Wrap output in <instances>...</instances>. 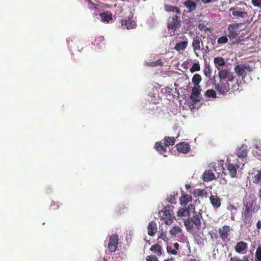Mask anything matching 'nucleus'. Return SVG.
Here are the masks:
<instances>
[{
  "label": "nucleus",
  "mask_w": 261,
  "mask_h": 261,
  "mask_svg": "<svg viewBox=\"0 0 261 261\" xmlns=\"http://www.w3.org/2000/svg\"><path fill=\"white\" fill-rule=\"evenodd\" d=\"M212 2H214V0H201V2L205 4H209Z\"/></svg>",
  "instance_id": "obj_52"
},
{
  "label": "nucleus",
  "mask_w": 261,
  "mask_h": 261,
  "mask_svg": "<svg viewBox=\"0 0 261 261\" xmlns=\"http://www.w3.org/2000/svg\"><path fill=\"white\" fill-rule=\"evenodd\" d=\"M200 70V65L198 63H194L192 67L190 68V71L191 73L198 71Z\"/></svg>",
  "instance_id": "obj_39"
},
{
  "label": "nucleus",
  "mask_w": 261,
  "mask_h": 261,
  "mask_svg": "<svg viewBox=\"0 0 261 261\" xmlns=\"http://www.w3.org/2000/svg\"><path fill=\"white\" fill-rule=\"evenodd\" d=\"M217 69L219 70V78L220 81H229L230 82H233L235 77L230 71V70L228 68L220 69L217 67Z\"/></svg>",
  "instance_id": "obj_5"
},
{
  "label": "nucleus",
  "mask_w": 261,
  "mask_h": 261,
  "mask_svg": "<svg viewBox=\"0 0 261 261\" xmlns=\"http://www.w3.org/2000/svg\"><path fill=\"white\" fill-rule=\"evenodd\" d=\"M181 232V229L178 226L173 227L169 231L170 234L172 236L171 238L176 237V235Z\"/></svg>",
  "instance_id": "obj_30"
},
{
  "label": "nucleus",
  "mask_w": 261,
  "mask_h": 261,
  "mask_svg": "<svg viewBox=\"0 0 261 261\" xmlns=\"http://www.w3.org/2000/svg\"><path fill=\"white\" fill-rule=\"evenodd\" d=\"M228 42V38L226 36H222L219 38L217 40L218 44H225Z\"/></svg>",
  "instance_id": "obj_40"
},
{
  "label": "nucleus",
  "mask_w": 261,
  "mask_h": 261,
  "mask_svg": "<svg viewBox=\"0 0 261 261\" xmlns=\"http://www.w3.org/2000/svg\"><path fill=\"white\" fill-rule=\"evenodd\" d=\"M161 62L160 60H158L156 62H153L151 63V66H157L158 65H160L161 64Z\"/></svg>",
  "instance_id": "obj_50"
},
{
  "label": "nucleus",
  "mask_w": 261,
  "mask_h": 261,
  "mask_svg": "<svg viewBox=\"0 0 261 261\" xmlns=\"http://www.w3.org/2000/svg\"><path fill=\"white\" fill-rule=\"evenodd\" d=\"M254 69V67L253 66L248 63H245L236 65L234 68V71L238 76L244 79L247 76V74L251 73Z\"/></svg>",
  "instance_id": "obj_3"
},
{
  "label": "nucleus",
  "mask_w": 261,
  "mask_h": 261,
  "mask_svg": "<svg viewBox=\"0 0 261 261\" xmlns=\"http://www.w3.org/2000/svg\"><path fill=\"white\" fill-rule=\"evenodd\" d=\"M251 3L254 7L261 8V0H251Z\"/></svg>",
  "instance_id": "obj_43"
},
{
  "label": "nucleus",
  "mask_w": 261,
  "mask_h": 261,
  "mask_svg": "<svg viewBox=\"0 0 261 261\" xmlns=\"http://www.w3.org/2000/svg\"><path fill=\"white\" fill-rule=\"evenodd\" d=\"M240 162L238 159H236L233 163L229 162L227 164V169L231 178H234L237 176V170L240 168Z\"/></svg>",
  "instance_id": "obj_6"
},
{
  "label": "nucleus",
  "mask_w": 261,
  "mask_h": 261,
  "mask_svg": "<svg viewBox=\"0 0 261 261\" xmlns=\"http://www.w3.org/2000/svg\"><path fill=\"white\" fill-rule=\"evenodd\" d=\"M216 178L214 173L211 170H206L203 175V179L204 181H208L214 179Z\"/></svg>",
  "instance_id": "obj_25"
},
{
  "label": "nucleus",
  "mask_w": 261,
  "mask_h": 261,
  "mask_svg": "<svg viewBox=\"0 0 261 261\" xmlns=\"http://www.w3.org/2000/svg\"><path fill=\"white\" fill-rule=\"evenodd\" d=\"M188 46V41H181L176 44L174 49L177 51H180L184 50Z\"/></svg>",
  "instance_id": "obj_27"
},
{
  "label": "nucleus",
  "mask_w": 261,
  "mask_h": 261,
  "mask_svg": "<svg viewBox=\"0 0 261 261\" xmlns=\"http://www.w3.org/2000/svg\"><path fill=\"white\" fill-rule=\"evenodd\" d=\"M214 63L217 68L218 67V66H223L226 64L224 58L221 57L215 58Z\"/></svg>",
  "instance_id": "obj_28"
},
{
  "label": "nucleus",
  "mask_w": 261,
  "mask_h": 261,
  "mask_svg": "<svg viewBox=\"0 0 261 261\" xmlns=\"http://www.w3.org/2000/svg\"><path fill=\"white\" fill-rule=\"evenodd\" d=\"M176 146L177 151L179 152L187 153L190 151V147L189 145L187 143H179L178 144H177Z\"/></svg>",
  "instance_id": "obj_16"
},
{
  "label": "nucleus",
  "mask_w": 261,
  "mask_h": 261,
  "mask_svg": "<svg viewBox=\"0 0 261 261\" xmlns=\"http://www.w3.org/2000/svg\"><path fill=\"white\" fill-rule=\"evenodd\" d=\"M258 196L261 198V189L259 190Z\"/></svg>",
  "instance_id": "obj_55"
},
{
  "label": "nucleus",
  "mask_w": 261,
  "mask_h": 261,
  "mask_svg": "<svg viewBox=\"0 0 261 261\" xmlns=\"http://www.w3.org/2000/svg\"><path fill=\"white\" fill-rule=\"evenodd\" d=\"M184 5L188 9L189 12H192L196 9V4L192 0H187L184 3Z\"/></svg>",
  "instance_id": "obj_22"
},
{
  "label": "nucleus",
  "mask_w": 261,
  "mask_h": 261,
  "mask_svg": "<svg viewBox=\"0 0 261 261\" xmlns=\"http://www.w3.org/2000/svg\"><path fill=\"white\" fill-rule=\"evenodd\" d=\"M205 95L209 98H215L216 97V93L214 90L208 89L206 91Z\"/></svg>",
  "instance_id": "obj_37"
},
{
  "label": "nucleus",
  "mask_w": 261,
  "mask_h": 261,
  "mask_svg": "<svg viewBox=\"0 0 261 261\" xmlns=\"http://www.w3.org/2000/svg\"><path fill=\"white\" fill-rule=\"evenodd\" d=\"M210 202L215 208H217L221 206V199L217 195H211L210 197Z\"/></svg>",
  "instance_id": "obj_18"
},
{
  "label": "nucleus",
  "mask_w": 261,
  "mask_h": 261,
  "mask_svg": "<svg viewBox=\"0 0 261 261\" xmlns=\"http://www.w3.org/2000/svg\"><path fill=\"white\" fill-rule=\"evenodd\" d=\"M166 146H165L163 143L161 141L156 142L154 148L160 154H163L167 152Z\"/></svg>",
  "instance_id": "obj_24"
},
{
  "label": "nucleus",
  "mask_w": 261,
  "mask_h": 261,
  "mask_svg": "<svg viewBox=\"0 0 261 261\" xmlns=\"http://www.w3.org/2000/svg\"><path fill=\"white\" fill-rule=\"evenodd\" d=\"M238 23L230 24L229 25L228 27V37L230 39H234L237 37L239 34L238 33Z\"/></svg>",
  "instance_id": "obj_12"
},
{
  "label": "nucleus",
  "mask_w": 261,
  "mask_h": 261,
  "mask_svg": "<svg viewBox=\"0 0 261 261\" xmlns=\"http://www.w3.org/2000/svg\"><path fill=\"white\" fill-rule=\"evenodd\" d=\"M240 84L238 81H236V83L231 85V90L233 91H238L239 90Z\"/></svg>",
  "instance_id": "obj_41"
},
{
  "label": "nucleus",
  "mask_w": 261,
  "mask_h": 261,
  "mask_svg": "<svg viewBox=\"0 0 261 261\" xmlns=\"http://www.w3.org/2000/svg\"><path fill=\"white\" fill-rule=\"evenodd\" d=\"M252 174L254 175L251 178L254 184H261V170L253 169Z\"/></svg>",
  "instance_id": "obj_17"
},
{
  "label": "nucleus",
  "mask_w": 261,
  "mask_h": 261,
  "mask_svg": "<svg viewBox=\"0 0 261 261\" xmlns=\"http://www.w3.org/2000/svg\"><path fill=\"white\" fill-rule=\"evenodd\" d=\"M118 236L117 234H113L110 236L108 249L111 252H114L116 251L118 245Z\"/></svg>",
  "instance_id": "obj_10"
},
{
  "label": "nucleus",
  "mask_w": 261,
  "mask_h": 261,
  "mask_svg": "<svg viewBox=\"0 0 261 261\" xmlns=\"http://www.w3.org/2000/svg\"><path fill=\"white\" fill-rule=\"evenodd\" d=\"M136 23L130 18H124L121 20V26L123 28L130 29L135 28Z\"/></svg>",
  "instance_id": "obj_15"
},
{
  "label": "nucleus",
  "mask_w": 261,
  "mask_h": 261,
  "mask_svg": "<svg viewBox=\"0 0 261 261\" xmlns=\"http://www.w3.org/2000/svg\"><path fill=\"white\" fill-rule=\"evenodd\" d=\"M192 197L191 195L185 194L184 192H181V196L180 198V203L181 205L186 206L189 202L191 201Z\"/></svg>",
  "instance_id": "obj_23"
},
{
  "label": "nucleus",
  "mask_w": 261,
  "mask_h": 261,
  "mask_svg": "<svg viewBox=\"0 0 261 261\" xmlns=\"http://www.w3.org/2000/svg\"><path fill=\"white\" fill-rule=\"evenodd\" d=\"M229 81H220V83L215 86V89L221 94H224L228 92L230 89Z\"/></svg>",
  "instance_id": "obj_8"
},
{
  "label": "nucleus",
  "mask_w": 261,
  "mask_h": 261,
  "mask_svg": "<svg viewBox=\"0 0 261 261\" xmlns=\"http://www.w3.org/2000/svg\"><path fill=\"white\" fill-rule=\"evenodd\" d=\"M158 239H162L166 242H167L169 240V238L167 237L166 232H164L163 230H160L159 231Z\"/></svg>",
  "instance_id": "obj_36"
},
{
  "label": "nucleus",
  "mask_w": 261,
  "mask_h": 261,
  "mask_svg": "<svg viewBox=\"0 0 261 261\" xmlns=\"http://www.w3.org/2000/svg\"><path fill=\"white\" fill-rule=\"evenodd\" d=\"M237 155L240 158H245L247 155V149L245 148L244 147H242L238 150Z\"/></svg>",
  "instance_id": "obj_31"
},
{
  "label": "nucleus",
  "mask_w": 261,
  "mask_h": 261,
  "mask_svg": "<svg viewBox=\"0 0 261 261\" xmlns=\"http://www.w3.org/2000/svg\"><path fill=\"white\" fill-rule=\"evenodd\" d=\"M200 87L199 86L194 87L192 90V93L190 95V99L193 102L196 103L201 100Z\"/></svg>",
  "instance_id": "obj_13"
},
{
  "label": "nucleus",
  "mask_w": 261,
  "mask_h": 261,
  "mask_svg": "<svg viewBox=\"0 0 261 261\" xmlns=\"http://www.w3.org/2000/svg\"><path fill=\"white\" fill-rule=\"evenodd\" d=\"M201 214L195 212L193 213V217L188 218L187 220H185L184 223L187 231L193 230L194 226L198 229H199L201 226Z\"/></svg>",
  "instance_id": "obj_1"
},
{
  "label": "nucleus",
  "mask_w": 261,
  "mask_h": 261,
  "mask_svg": "<svg viewBox=\"0 0 261 261\" xmlns=\"http://www.w3.org/2000/svg\"><path fill=\"white\" fill-rule=\"evenodd\" d=\"M180 18L179 17L175 15L173 17L169 18L168 22V28L173 31H175L180 25Z\"/></svg>",
  "instance_id": "obj_9"
},
{
  "label": "nucleus",
  "mask_w": 261,
  "mask_h": 261,
  "mask_svg": "<svg viewBox=\"0 0 261 261\" xmlns=\"http://www.w3.org/2000/svg\"><path fill=\"white\" fill-rule=\"evenodd\" d=\"M99 16L102 21L104 22H106L108 23L112 19V14L109 11L100 13Z\"/></svg>",
  "instance_id": "obj_21"
},
{
  "label": "nucleus",
  "mask_w": 261,
  "mask_h": 261,
  "mask_svg": "<svg viewBox=\"0 0 261 261\" xmlns=\"http://www.w3.org/2000/svg\"><path fill=\"white\" fill-rule=\"evenodd\" d=\"M167 200L168 202H170V203H175L176 202L175 195H170L169 197H168Z\"/></svg>",
  "instance_id": "obj_44"
},
{
  "label": "nucleus",
  "mask_w": 261,
  "mask_h": 261,
  "mask_svg": "<svg viewBox=\"0 0 261 261\" xmlns=\"http://www.w3.org/2000/svg\"><path fill=\"white\" fill-rule=\"evenodd\" d=\"M229 11L232 12V15L234 17L245 18L247 16V13L245 11L244 8L242 9L235 7L231 8Z\"/></svg>",
  "instance_id": "obj_11"
},
{
  "label": "nucleus",
  "mask_w": 261,
  "mask_h": 261,
  "mask_svg": "<svg viewBox=\"0 0 261 261\" xmlns=\"http://www.w3.org/2000/svg\"><path fill=\"white\" fill-rule=\"evenodd\" d=\"M231 230V229L228 225H225L220 227L218 230L220 238L223 241H229Z\"/></svg>",
  "instance_id": "obj_7"
},
{
  "label": "nucleus",
  "mask_w": 261,
  "mask_h": 261,
  "mask_svg": "<svg viewBox=\"0 0 261 261\" xmlns=\"http://www.w3.org/2000/svg\"><path fill=\"white\" fill-rule=\"evenodd\" d=\"M255 260L261 261V246L259 245L257 248L255 253Z\"/></svg>",
  "instance_id": "obj_35"
},
{
  "label": "nucleus",
  "mask_w": 261,
  "mask_h": 261,
  "mask_svg": "<svg viewBox=\"0 0 261 261\" xmlns=\"http://www.w3.org/2000/svg\"><path fill=\"white\" fill-rule=\"evenodd\" d=\"M203 72H204V75L206 77H208L209 78L211 77V74H212V70H211V69L210 68V65H205L204 68V70H203Z\"/></svg>",
  "instance_id": "obj_38"
},
{
  "label": "nucleus",
  "mask_w": 261,
  "mask_h": 261,
  "mask_svg": "<svg viewBox=\"0 0 261 261\" xmlns=\"http://www.w3.org/2000/svg\"><path fill=\"white\" fill-rule=\"evenodd\" d=\"M256 228L257 229L260 230L261 229V221L258 220V221L256 223Z\"/></svg>",
  "instance_id": "obj_51"
},
{
  "label": "nucleus",
  "mask_w": 261,
  "mask_h": 261,
  "mask_svg": "<svg viewBox=\"0 0 261 261\" xmlns=\"http://www.w3.org/2000/svg\"><path fill=\"white\" fill-rule=\"evenodd\" d=\"M174 248H175L174 250H178L179 249V244L177 243H175L173 244Z\"/></svg>",
  "instance_id": "obj_53"
},
{
  "label": "nucleus",
  "mask_w": 261,
  "mask_h": 261,
  "mask_svg": "<svg viewBox=\"0 0 261 261\" xmlns=\"http://www.w3.org/2000/svg\"><path fill=\"white\" fill-rule=\"evenodd\" d=\"M230 261H249V260L247 256L244 257L243 259H240V258L238 256H234L233 257L230 258Z\"/></svg>",
  "instance_id": "obj_42"
},
{
  "label": "nucleus",
  "mask_w": 261,
  "mask_h": 261,
  "mask_svg": "<svg viewBox=\"0 0 261 261\" xmlns=\"http://www.w3.org/2000/svg\"><path fill=\"white\" fill-rule=\"evenodd\" d=\"M218 0H214V2H217L218 1Z\"/></svg>",
  "instance_id": "obj_63"
},
{
  "label": "nucleus",
  "mask_w": 261,
  "mask_h": 261,
  "mask_svg": "<svg viewBox=\"0 0 261 261\" xmlns=\"http://www.w3.org/2000/svg\"><path fill=\"white\" fill-rule=\"evenodd\" d=\"M146 261H159L156 256L154 255H148L146 258Z\"/></svg>",
  "instance_id": "obj_45"
},
{
  "label": "nucleus",
  "mask_w": 261,
  "mask_h": 261,
  "mask_svg": "<svg viewBox=\"0 0 261 261\" xmlns=\"http://www.w3.org/2000/svg\"><path fill=\"white\" fill-rule=\"evenodd\" d=\"M148 234L150 236H154L157 232V225L155 221H151L148 225Z\"/></svg>",
  "instance_id": "obj_19"
},
{
  "label": "nucleus",
  "mask_w": 261,
  "mask_h": 261,
  "mask_svg": "<svg viewBox=\"0 0 261 261\" xmlns=\"http://www.w3.org/2000/svg\"><path fill=\"white\" fill-rule=\"evenodd\" d=\"M210 234L212 239L217 240L218 238V234L216 232H210Z\"/></svg>",
  "instance_id": "obj_47"
},
{
  "label": "nucleus",
  "mask_w": 261,
  "mask_h": 261,
  "mask_svg": "<svg viewBox=\"0 0 261 261\" xmlns=\"http://www.w3.org/2000/svg\"><path fill=\"white\" fill-rule=\"evenodd\" d=\"M248 247L247 244L243 241H240L237 243L234 247L236 252L239 254H244L246 252Z\"/></svg>",
  "instance_id": "obj_14"
},
{
  "label": "nucleus",
  "mask_w": 261,
  "mask_h": 261,
  "mask_svg": "<svg viewBox=\"0 0 261 261\" xmlns=\"http://www.w3.org/2000/svg\"><path fill=\"white\" fill-rule=\"evenodd\" d=\"M202 43V40L199 36H196L194 38L192 46L194 52L199 51L201 49L200 44Z\"/></svg>",
  "instance_id": "obj_20"
},
{
  "label": "nucleus",
  "mask_w": 261,
  "mask_h": 261,
  "mask_svg": "<svg viewBox=\"0 0 261 261\" xmlns=\"http://www.w3.org/2000/svg\"><path fill=\"white\" fill-rule=\"evenodd\" d=\"M87 1H88V2L90 4H91L92 5H94V3L91 1V0H87Z\"/></svg>",
  "instance_id": "obj_58"
},
{
  "label": "nucleus",
  "mask_w": 261,
  "mask_h": 261,
  "mask_svg": "<svg viewBox=\"0 0 261 261\" xmlns=\"http://www.w3.org/2000/svg\"><path fill=\"white\" fill-rule=\"evenodd\" d=\"M103 260H104V261H108V260H107V259H106V258H104V259H103Z\"/></svg>",
  "instance_id": "obj_60"
},
{
  "label": "nucleus",
  "mask_w": 261,
  "mask_h": 261,
  "mask_svg": "<svg viewBox=\"0 0 261 261\" xmlns=\"http://www.w3.org/2000/svg\"><path fill=\"white\" fill-rule=\"evenodd\" d=\"M50 206L53 207L54 209H58L59 208V205L58 204H56L55 201H53L50 204Z\"/></svg>",
  "instance_id": "obj_49"
},
{
  "label": "nucleus",
  "mask_w": 261,
  "mask_h": 261,
  "mask_svg": "<svg viewBox=\"0 0 261 261\" xmlns=\"http://www.w3.org/2000/svg\"><path fill=\"white\" fill-rule=\"evenodd\" d=\"M163 141V144L166 147L172 146L175 142V139L173 137H165Z\"/></svg>",
  "instance_id": "obj_26"
},
{
  "label": "nucleus",
  "mask_w": 261,
  "mask_h": 261,
  "mask_svg": "<svg viewBox=\"0 0 261 261\" xmlns=\"http://www.w3.org/2000/svg\"><path fill=\"white\" fill-rule=\"evenodd\" d=\"M189 210L188 208H182L177 212V216L179 217L186 216L189 214Z\"/></svg>",
  "instance_id": "obj_34"
},
{
  "label": "nucleus",
  "mask_w": 261,
  "mask_h": 261,
  "mask_svg": "<svg viewBox=\"0 0 261 261\" xmlns=\"http://www.w3.org/2000/svg\"><path fill=\"white\" fill-rule=\"evenodd\" d=\"M200 27V25H199V29L201 30V29Z\"/></svg>",
  "instance_id": "obj_61"
},
{
  "label": "nucleus",
  "mask_w": 261,
  "mask_h": 261,
  "mask_svg": "<svg viewBox=\"0 0 261 261\" xmlns=\"http://www.w3.org/2000/svg\"><path fill=\"white\" fill-rule=\"evenodd\" d=\"M167 251L168 253H170L173 255H176L177 254V252L175 250H172L171 247L169 246H167Z\"/></svg>",
  "instance_id": "obj_46"
},
{
  "label": "nucleus",
  "mask_w": 261,
  "mask_h": 261,
  "mask_svg": "<svg viewBox=\"0 0 261 261\" xmlns=\"http://www.w3.org/2000/svg\"><path fill=\"white\" fill-rule=\"evenodd\" d=\"M170 208V205H166L159 213L161 219L164 220L167 225H170L173 221L174 217Z\"/></svg>",
  "instance_id": "obj_4"
},
{
  "label": "nucleus",
  "mask_w": 261,
  "mask_h": 261,
  "mask_svg": "<svg viewBox=\"0 0 261 261\" xmlns=\"http://www.w3.org/2000/svg\"><path fill=\"white\" fill-rule=\"evenodd\" d=\"M190 261H199V260L196 258H191V259H190Z\"/></svg>",
  "instance_id": "obj_57"
},
{
  "label": "nucleus",
  "mask_w": 261,
  "mask_h": 261,
  "mask_svg": "<svg viewBox=\"0 0 261 261\" xmlns=\"http://www.w3.org/2000/svg\"><path fill=\"white\" fill-rule=\"evenodd\" d=\"M255 201L251 199H247L246 201H244V205L245 210L243 213V222L245 224H249L251 223L252 218V215L254 212Z\"/></svg>",
  "instance_id": "obj_2"
},
{
  "label": "nucleus",
  "mask_w": 261,
  "mask_h": 261,
  "mask_svg": "<svg viewBox=\"0 0 261 261\" xmlns=\"http://www.w3.org/2000/svg\"><path fill=\"white\" fill-rule=\"evenodd\" d=\"M201 81V77L200 75L198 74H195L192 77V83L194 85V87H197L199 86V84Z\"/></svg>",
  "instance_id": "obj_32"
},
{
  "label": "nucleus",
  "mask_w": 261,
  "mask_h": 261,
  "mask_svg": "<svg viewBox=\"0 0 261 261\" xmlns=\"http://www.w3.org/2000/svg\"><path fill=\"white\" fill-rule=\"evenodd\" d=\"M184 77L183 76H182L181 77L178 78L176 82L174 83V86L175 87V89H176L177 88H178L179 87V84H178V83L179 82L180 80H184Z\"/></svg>",
  "instance_id": "obj_48"
},
{
  "label": "nucleus",
  "mask_w": 261,
  "mask_h": 261,
  "mask_svg": "<svg viewBox=\"0 0 261 261\" xmlns=\"http://www.w3.org/2000/svg\"><path fill=\"white\" fill-rule=\"evenodd\" d=\"M163 261H174V260H173V259L170 258V259H165Z\"/></svg>",
  "instance_id": "obj_56"
},
{
  "label": "nucleus",
  "mask_w": 261,
  "mask_h": 261,
  "mask_svg": "<svg viewBox=\"0 0 261 261\" xmlns=\"http://www.w3.org/2000/svg\"><path fill=\"white\" fill-rule=\"evenodd\" d=\"M166 10L168 12H175L179 14L181 13L180 9L178 7L173 6H166Z\"/></svg>",
  "instance_id": "obj_33"
},
{
  "label": "nucleus",
  "mask_w": 261,
  "mask_h": 261,
  "mask_svg": "<svg viewBox=\"0 0 261 261\" xmlns=\"http://www.w3.org/2000/svg\"><path fill=\"white\" fill-rule=\"evenodd\" d=\"M231 206H232L233 208H234V206L231 205Z\"/></svg>",
  "instance_id": "obj_62"
},
{
  "label": "nucleus",
  "mask_w": 261,
  "mask_h": 261,
  "mask_svg": "<svg viewBox=\"0 0 261 261\" xmlns=\"http://www.w3.org/2000/svg\"><path fill=\"white\" fill-rule=\"evenodd\" d=\"M185 187L187 190L190 189L191 188V186L189 184H186Z\"/></svg>",
  "instance_id": "obj_54"
},
{
  "label": "nucleus",
  "mask_w": 261,
  "mask_h": 261,
  "mask_svg": "<svg viewBox=\"0 0 261 261\" xmlns=\"http://www.w3.org/2000/svg\"><path fill=\"white\" fill-rule=\"evenodd\" d=\"M162 247L160 245L158 244H154L152 245L150 250L153 252L154 253H156L158 256H161L162 255Z\"/></svg>",
  "instance_id": "obj_29"
},
{
  "label": "nucleus",
  "mask_w": 261,
  "mask_h": 261,
  "mask_svg": "<svg viewBox=\"0 0 261 261\" xmlns=\"http://www.w3.org/2000/svg\"><path fill=\"white\" fill-rule=\"evenodd\" d=\"M99 39L100 40H102L103 39V38L102 37H100Z\"/></svg>",
  "instance_id": "obj_59"
}]
</instances>
